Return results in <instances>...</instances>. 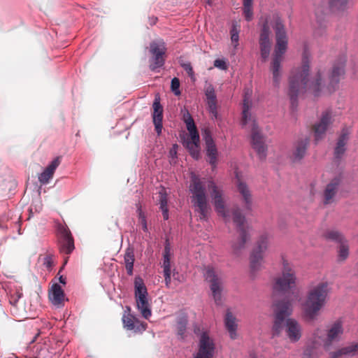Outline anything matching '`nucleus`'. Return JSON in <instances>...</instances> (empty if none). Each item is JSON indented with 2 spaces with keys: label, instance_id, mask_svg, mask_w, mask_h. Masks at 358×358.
<instances>
[{
  "label": "nucleus",
  "instance_id": "32",
  "mask_svg": "<svg viewBox=\"0 0 358 358\" xmlns=\"http://www.w3.org/2000/svg\"><path fill=\"white\" fill-rule=\"evenodd\" d=\"M159 208L162 210L163 217L165 220H167L169 219V209L167 206L168 203V194L166 192V190L162 187L159 191Z\"/></svg>",
  "mask_w": 358,
  "mask_h": 358
},
{
  "label": "nucleus",
  "instance_id": "60",
  "mask_svg": "<svg viewBox=\"0 0 358 358\" xmlns=\"http://www.w3.org/2000/svg\"><path fill=\"white\" fill-rule=\"evenodd\" d=\"M127 309L128 310V311H130V308L129 307H127Z\"/></svg>",
  "mask_w": 358,
  "mask_h": 358
},
{
  "label": "nucleus",
  "instance_id": "54",
  "mask_svg": "<svg viewBox=\"0 0 358 358\" xmlns=\"http://www.w3.org/2000/svg\"><path fill=\"white\" fill-rule=\"evenodd\" d=\"M141 222L143 230L144 231H148V227H147V222H146L145 217H143V220L141 221Z\"/></svg>",
  "mask_w": 358,
  "mask_h": 358
},
{
  "label": "nucleus",
  "instance_id": "15",
  "mask_svg": "<svg viewBox=\"0 0 358 358\" xmlns=\"http://www.w3.org/2000/svg\"><path fill=\"white\" fill-rule=\"evenodd\" d=\"M204 94L206 99V104L212 118L217 119L218 116L217 108V96L214 86L208 81L205 82Z\"/></svg>",
  "mask_w": 358,
  "mask_h": 358
},
{
  "label": "nucleus",
  "instance_id": "24",
  "mask_svg": "<svg viewBox=\"0 0 358 358\" xmlns=\"http://www.w3.org/2000/svg\"><path fill=\"white\" fill-rule=\"evenodd\" d=\"M49 299L51 303L57 307L63 305L64 293L62 287L58 284H54L49 292Z\"/></svg>",
  "mask_w": 358,
  "mask_h": 358
},
{
  "label": "nucleus",
  "instance_id": "31",
  "mask_svg": "<svg viewBox=\"0 0 358 358\" xmlns=\"http://www.w3.org/2000/svg\"><path fill=\"white\" fill-rule=\"evenodd\" d=\"M188 320L185 314L179 315L176 322L177 336L179 339L183 340L186 337V331Z\"/></svg>",
  "mask_w": 358,
  "mask_h": 358
},
{
  "label": "nucleus",
  "instance_id": "26",
  "mask_svg": "<svg viewBox=\"0 0 358 358\" xmlns=\"http://www.w3.org/2000/svg\"><path fill=\"white\" fill-rule=\"evenodd\" d=\"M199 135L198 134L197 138H194L193 136L189 135V138L184 140L183 144L188 149L191 156L198 159L200 157V149H199Z\"/></svg>",
  "mask_w": 358,
  "mask_h": 358
},
{
  "label": "nucleus",
  "instance_id": "29",
  "mask_svg": "<svg viewBox=\"0 0 358 358\" xmlns=\"http://www.w3.org/2000/svg\"><path fill=\"white\" fill-rule=\"evenodd\" d=\"M224 324H225L226 329H227V331L229 334L230 338L231 339H236L237 338L236 319L232 315V313L229 310L227 312L226 315H225Z\"/></svg>",
  "mask_w": 358,
  "mask_h": 358
},
{
  "label": "nucleus",
  "instance_id": "46",
  "mask_svg": "<svg viewBox=\"0 0 358 358\" xmlns=\"http://www.w3.org/2000/svg\"><path fill=\"white\" fill-rule=\"evenodd\" d=\"M22 293L17 291L15 295L11 296L10 299V303L13 305H15L18 300L22 297Z\"/></svg>",
  "mask_w": 358,
  "mask_h": 358
},
{
  "label": "nucleus",
  "instance_id": "18",
  "mask_svg": "<svg viewBox=\"0 0 358 358\" xmlns=\"http://www.w3.org/2000/svg\"><path fill=\"white\" fill-rule=\"evenodd\" d=\"M124 327L136 333H142L146 329L147 324L140 321L135 315L124 313L122 317Z\"/></svg>",
  "mask_w": 358,
  "mask_h": 358
},
{
  "label": "nucleus",
  "instance_id": "12",
  "mask_svg": "<svg viewBox=\"0 0 358 358\" xmlns=\"http://www.w3.org/2000/svg\"><path fill=\"white\" fill-rule=\"evenodd\" d=\"M332 124L331 115L329 111L322 113L320 120L313 127L315 141L317 143L326 135L327 131Z\"/></svg>",
  "mask_w": 358,
  "mask_h": 358
},
{
  "label": "nucleus",
  "instance_id": "36",
  "mask_svg": "<svg viewBox=\"0 0 358 358\" xmlns=\"http://www.w3.org/2000/svg\"><path fill=\"white\" fill-rule=\"evenodd\" d=\"M124 260L127 274L131 275L133 274L134 253L132 248H128L126 250Z\"/></svg>",
  "mask_w": 358,
  "mask_h": 358
},
{
  "label": "nucleus",
  "instance_id": "17",
  "mask_svg": "<svg viewBox=\"0 0 358 358\" xmlns=\"http://www.w3.org/2000/svg\"><path fill=\"white\" fill-rule=\"evenodd\" d=\"M203 137L206 143V152L208 162L213 169H215L217 166L218 154L217 147L209 131L205 130Z\"/></svg>",
  "mask_w": 358,
  "mask_h": 358
},
{
  "label": "nucleus",
  "instance_id": "23",
  "mask_svg": "<svg viewBox=\"0 0 358 358\" xmlns=\"http://www.w3.org/2000/svg\"><path fill=\"white\" fill-rule=\"evenodd\" d=\"M60 164L59 157L53 159L48 166L44 169V171L39 174L38 179V181L43 185H46L49 182V180L52 178L54 173L57 168Z\"/></svg>",
  "mask_w": 358,
  "mask_h": 358
},
{
  "label": "nucleus",
  "instance_id": "33",
  "mask_svg": "<svg viewBox=\"0 0 358 358\" xmlns=\"http://www.w3.org/2000/svg\"><path fill=\"white\" fill-rule=\"evenodd\" d=\"M210 190V196L213 203L224 198V194L222 189L216 185L213 180H210L208 184Z\"/></svg>",
  "mask_w": 358,
  "mask_h": 358
},
{
  "label": "nucleus",
  "instance_id": "41",
  "mask_svg": "<svg viewBox=\"0 0 358 358\" xmlns=\"http://www.w3.org/2000/svg\"><path fill=\"white\" fill-rule=\"evenodd\" d=\"M214 66L220 70H227L228 65L227 61L224 59H217L214 61Z\"/></svg>",
  "mask_w": 358,
  "mask_h": 358
},
{
  "label": "nucleus",
  "instance_id": "40",
  "mask_svg": "<svg viewBox=\"0 0 358 358\" xmlns=\"http://www.w3.org/2000/svg\"><path fill=\"white\" fill-rule=\"evenodd\" d=\"M345 61H346L345 56H342V57H339L338 59H337V72H336L337 78L340 76H343L345 73L344 65H345Z\"/></svg>",
  "mask_w": 358,
  "mask_h": 358
},
{
  "label": "nucleus",
  "instance_id": "49",
  "mask_svg": "<svg viewBox=\"0 0 358 358\" xmlns=\"http://www.w3.org/2000/svg\"><path fill=\"white\" fill-rule=\"evenodd\" d=\"M240 27L238 25L237 22H234L232 23L231 29V35L233 34H239Z\"/></svg>",
  "mask_w": 358,
  "mask_h": 358
},
{
  "label": "nucleus",
  "instance_id": "6",
  "mask_svg": "<svg viewBox=\"0 0 358 358\" xmlns=\"http://www.w3.org/2000/svg\"><path fill=\"white\" fill-rule=\"evenodd\" d=\"M327 294V284L325 282H320L309 290L304 303V312L308 318L313 319L317 315L326 303Z\"/></svg>",
  "mask_w": 358,
  "mask_h": 358
},
{
  "label": "nucleus",
  "instance_id": "30",
  "mask_svg": "<svg viewBox=\"0 0 358 358\" xmlns=\"http://www.w3.org/2000/svg\"><path fill=\"white\" fill-rule=\"evenodd\" d=\"M358 355V343L352 342L346 346L337 349V358L341 356L351 357Z\"/></svg>",
  "mask_w": 358,
  "mask_h": 358
},
{
  "label": "nucleus",
  "instance_id": "11",
  "mask_svg": "<svg viewBox=\"0 0 358 358\" xmlns=\"http://www.w3.org/2000/svg\"><path fill=\"white\" fill-rule=\"evenodd\" d=\"M215 349L213 340L206 332H203L199 338L198 352L194 358H213Z\"/></svg>",
  "mask_w": 358,
  "mask_h": 358
},
{
  "label": "nucleus",
  "instance_id": "58",
  "mask_svg": "<svg viewBox=\"0 0 358 358\" xmlns=\"http://www.w3.org/2000/svg\"><path fill=\"white\" fill-rule=\"evenodd\" d=\"M50 257H46L45 259V262H44V264L47 265V266H51V261H50Z\"/></svg>",
  "mask_w": 358,
  "mask_h": 358
},
{
  "label": "nucleus",
  "instance_id": "16",
  "mask_svg": "<svg viewBox=\"0 0 358 358\" xmlns=\"http://www.w3.org/2000/svg\"><path fill=\"white\" fill-rule=\"evenodd\" d=\"M206 280L210 283V290L212 292L215 303L219 304L221 300V286L220 281L216 275L213 268L208 267L204 272Z\"/></svg>",
  "mask_w": 358,
  "mask_h": 358
},
{
  "label": "nucleus",
  "instance_id": "7",
  "mask_svg": "<svg viewBox=\"0 0 358 358\" xmlns=\"http://www.w3.org/2000/svg\"><path fill=\"white\" fill-rule=\"evenodd\" d=\"M296 275L294 267L287 260L282 259L281 275L275 278L273 285L275 293H285L296 287Z\"/></svg>",
  "mask_w": 358,
  "mask_h": 358
},
{
  "label": "nucleus",
  "instance_id": "59",
  "mask_svg": "<svg viewBox=\"0 0 358 358\" xmlns=\"http://www.w3.org/2000/svg\"><path fill=\"white\" fill-rule=\"evenodd\" d=\"M59 282L63 285L66 284V280L62 276L59 277Z\"/></svg>",
  "mask_w": 358,
  "mask_h": 358
},
{
  "label": "nucleus",
  "instance_id": "47",
  "mask_svg": "<svg viewBox=\"0 0 358 358\" xmlns=\"http://www.w3.org/2000/svg\"><path fill=\"white\" fill-rule=\"evenodd\" d=\"M324 236L327 240H329V241H335L336 240V232L334 230L327 231Z\"/></svg>",
  "mask_w": 358,
  "mask_h": 358
},
{
  "label": "nucleus",
  "instance_id": "21",
  "mask_svg": "<svg viewBox=\"0 0 358 358\" xmlns=\"http://www.w3.org/2000/svg\"><path fill=\"white\" fill-rule=\"evenodd\" d=\"M152 120L155 131L158 136L162 134V120H163V108L159 102V98H155L153 102Z\"/></svg>",
  "mask_w": 358,
  "mask_h": 358
},
{
  "label": "nucleus",
  "instance_id": "37",
  "mask_svg": "<svg viewBox=\"0 0 358 358\" xmlns=\"http://www.w3.org/2000/svg\"><path fill=\"white\" fill-rule=\"evenodd\" d=\"M171 247L168 241H166L163 255L162 267L164 271H171Z\"/></svg>",
  "mask_w": 358,
  "mask_h": 358
},
{
  "label": "nucleus",
  "instance_id": "51",
  "mask_svg": "<svg viewBox=\"0 0 358 358\" xmlns=\"http://www.w3.org/2000/svg\"><path fill=\"white\" fill-rule=\"evenodd\" d=\"M177 150H178V145L174 144L173 145L172 148L170 150V155L171 156V157H176Z\"/></svg>",
  "mask_w": 358,
  "mask_h": 358
},
{
  "label": "nucleus",
  "instance_id": "25",
  "mask_svg": "<svg viewBox=\"0 0 358 358\" xmlns=\"http://www.w3.org/2000/svg\"><path fill=\"white\" fill-rule=\"evenodd\" d=\"M337 248H338V255L337 262L345 261L349 255V245L345 237L337 232Z\"/></svg>",
  "mask_w": 358,
  "mask_h": 358
},
{
  "label": "nucleus",
  "instance_id": "62",
  "mask_svg": "<svg viewBox=\"0 0 358 358\" xmlns=\"http://www.w3.org/2000/svg\"><path fill=\"white\" fill-rule=\"evenodd\" d=\"M252 358H255V357H252Z\"/></svg>",
  "mask_w": 358,
  "mask_h": 358
},
{
  "label": "nucleus",
  "instance_id": "5",
  "mask_svg": "<svg viewBox=\"0 0 358 358\" xmlns=\"http://www.w3.org/2000/svg\"><path fill=\"white\" fill-rule=\"evenodd\" d=\"M192 194L191 201L198 213L200 220L206 221L208 218L210 207L204 182L195 173L191 174V182L189 187Z\"/></svg>",
  "mask_w": 358,
  "mask_h": 358
},
{
  "label": "nucleus",
  "instance_id": "45",
  "mask_svg": "<svg viewBox=\"0 0 358 358\" xmlns=\"http://www.w3.org/2000/svg\"><path fill=\"white\" fill-rule=\"evenodd\" d=\"M243 13L247 21H250L252 18V8L243 7Z\"/></svg>",
  "mask_w": 358,
  "mask_h": 358
},
{
  "label": "nucleus",
  "instance_id": "53",
  "mask_svg": "<svg viewBox=\"0 0 358 358\" xmlns=\"http://www.w3.org/2000/svg\"><path fill=\"white\" fill-rule=\"evenodd\" d=\"M252 0H243V7L252 8Z\"/></svg>",
  "mask_w": 358,
  "mask_h": 358
},
{
  "label": "nucleus",
  "instance_id": "56",
  "mask_svg": "<svg viewBox=\"0 0 358 358\" xmlns=\"http://www.w3.org/2000/svg\"><path fill=\"white\" fill-rule=\"evenodd\" d=\"M335 3H336V0H329V8L331 10L334 9Z\"/></svg>",
  "mask_w": 358,
  "mask_h": 358
},
{
  "label": "nucleus",
  "instance_id": "8",
  "mask_svg": "<svg viewBox=\"0 0 358 358\" xmlns=\"http://www.w3.org/2000/svg\"><path fill=\"white\" fill-rule=\"evenodd\" d=\"M134 297L136 308L141 315L146 320L152 315L151 306L148 300V292L143 280L140 276L134 279Z\"/></svg>",
  "mask_w": 358,
  "mask_h": 358
},
{
  "label": "nucleus",
  "instance_id": "27",
  "mask_svg": "<svg viewBox=\"0 0 358 358\" xmlns=\"http://www.w3.org/2000/svg\"><path fill=\"white\" fill-rule=\"evenodd\" d=\"M237 189L243 197L245 208L250 210L252 209V195L248 185L239 180L237 184Z\"/></svg>",
  "mask_w": 358,
  "mask_h": 358
},
{
  "label": "nucleus",
  "instance_id": "52",
  "mask_svg": "<svg viewBox=\"0 0 358 358\" xmlns=\"http://www.w3.org/2000/svg\"><path fill=\"white\" fill-rule=\"evenodd\" d=\"M343 333L342 322L340 320H337V336Z\"/></svg>",
  "mask_w": 358,
  "mask_h": 358
},
{
  "label": "nucleus",
  "instance_id": "10",
  "mask_svg": "<svg viewBox=\"0 0 358 358\" xmlns=\"http://www.w3.org/2000/svg\"><path fill=\"white\" fill-rule=\"evenodd\" d=\"M166 51L165 43L160 40L153 41L150 45V52L152 55L150 68L152 71H157L164 64V55Z\"/></svg>",
  "mask_w": 358,
  "mask_h": 358
},
{
  "label": "nucleus",
  "instance_id": "13",
  "mask_svg": "<svg viewBox=\"0 0 358 358\" xmlns=\"http://www.w3.org/2000/svg\"><path fill=\"white\" fill-rule=\"evenodd\" d=\"M58 233L59 234V244L60 252L66 255L71 254L75 248L74 241L71 231L67 227L59 225L58 227Z\"/></svg>",
  "mask_w": 358,
  "mask_h": 358
},
{
  "label": "nucleus",
  "instance_id": "55",
  "mask_svg": "<svg viewBox=\"0 0 358 358\" xmlns=\"http://www.w3.org/2000/svg\"><path fill=\"white\" fill-rule=\"evenodd\" d=\"M138 212L139 219L141 220V221H142L143 220V217H145V216L144 215L143 213L142 212L141 206H139L138 208Z\"/></svg>",
  "mask_w": 358,
  "mask_h": 358
},
{
  "label": "nucleus",
  "instance_id": "61",
  "mask_svg": "<svg viewBox=\"0 0 358 358\" xmlns=\"http://www.w3.org/2000/svg\"><path fill=\"white\" fill-rule=\"evenodd\" d=\"M324 337V336L322 338H321V336H319V338H321V340L322 341V338H323Z\"/></svg>",
  "mask_w": 358,
  "mask_h": 358
},
{
  "label": "nucleus",
  "instance_id": "35",
  "mask_svg": "<svg viewBox=\"0 0 358 358\" xmlns=\"http://www.w3.org/2000/svg\"><path fill=\"white\" fill-rule=\"evenodd\" d=\"M263 264V254L257 252V250H253L250 255V268L252 272L259 270Z\"/></svg>",
  "mask_w": 358,
  "mask_h": 358
},
{
  "label": "nucleus",
  "instance_id": "1",
  "mask_svg": "<svg viewBox=\"0 0 358 358\" xmlns=\"http://www.w3.org/2000/svg\"><path fill=\"white\" fill-rule=\"evenodd\" d=\"M310 55L306 48L304 49L302 57L301 67L292 71L289 80V96L292 106L296 101L299 93L308 89L313 90L315 96L319 95L322 86V78L318 73L314 81L310 82L308 79L310 71Z\"/></svg>",
  "mask_w": 358,
  "mask_h": 358
},
{
  "label": "nucleus",
  "instance_id": "4",
  "mask_svg": "<svg viewBox=\"0 0 358 358\" xmlns=\"http://www.w3.org/2000/svg\"><path fill=\"white\" fill-rule=\"evenodd\" d=\"M274 29L276 36V45L272 61L271 71L273 83L275 86H278L281 79V62L287 48V37L284 25L278 17H275Z\"/></svg>",
  "mask_w": 358,
  "mask_h": 358
},
{
  "label": "nucleus",
  "instance_id": "14",
  "mask_svg": "<svg viewBox=\"0 0 358 358\" xmlns=\"http://www.w3.org/2000/svg\"><path fill=\"white\" fill-rule=\"evenodd\" d=\"M270 34L268 20L266 19L262 26L259 37L261 57L264 61H266L268 58L271 52V43L269 39Z\"/></svg>",
  "mask_w": 358,
  "mask_h": 358
},
{
  "label": "nucleus",
  "instance_id": "39",
  "mask_svg": "<svg viewBox=\"0 0 358 358\" xmlns=\"http://www.w3.org/2000/svg\"><path fill=\"white\" fill-rule=\"evenodd\" d=\"M268 244V236L267 234H262L260 236L257 246L254 250H257V252L263 254L267 249Z\"/></svg>",
  "mask_w": 358,
  "mask_h": 358
},
{
  "label": "nucleus",
  "instance_id": "28",
  "mask_svg": "<svg viewBox=\"0 0 358 358\" xmlns=\"http://www.w3.org/2000/svg\"><path fill=\"white\" fill-rule=\"evenodd\" d=\"M181 113L182 114V120L186 124L189 135L193 136L194 138H196L198 136V131L191 114L186 108L182 109Z\"/></svg>",
  "mask_w": 358,
  "mask_h": 358
},
{
  "label": "nucleus",
  "instance_id": "20",
  "mask_svg": "<svg viewBox=\"0 0 358 358\" xmlns=\"http://www.w3.org/2000/svg\"><path fill=\"white\" fill-rule=\"evenodd\" d=\"M335 343L336 324H334L322 338L323 348L327 352H329L330 358H336V352L333 350L334 349Z\"/></svg>",
  "mask_w": 358,
  "mask_h": 358
},
{
  "label": "nucleus",
  "instance_id": "19",
  "mask_svg": "<svg viewBox=\"0 0 358 358\" xmlns=\"http://www.w3.org/2000/svg\"><path fill=\"white\" fill-rule=\"evenodd\" d=\"M352 133L350 126H344L337 138V160L342 157L346 151V144Z\"/></svg>",
  "mask_w": 358,
  "mask_h": 358
},
{
  "label": "nucleus",
  "instance_id": "43",
  "mask_svg": "<svg viewBox=\"0 0 358 358\" xmlns=\"http://www.w3.org/2000/svg\"><path fill=\"white\" fill-rule=\"evenodd\" d=\"M180 87V82L177 78H173L171 80V89L175 94L178 95L180 94L178 88Z\"/></svg>",
  "mask_w": 358,
  "mask_h": 358
},
{
  "label": "nucleus",
  "instance_id": "42",
  "mask_svg": "<svg viewBox=\"0 0 358 358\" xmlns=\"http://www.w3.org/2000/svg\"><path fill=\"white\" fill-rule=\"evenodd\" d=\"M182 67L184 69V70L187 73L189 76L192 79L194 80V74L193 71V69L191 66V64L187 63H183L181 64Z\"/></svg>",
  "mask_w": 358,
  "mask_h": 358
},
{
  "label": "nucleus",
  "instance_id": "57",
  "mask_svg": "<svg viewBox=\"0 0 358 358\" xmlns=\"http://www.w3.org/2000/svg\"><path fill=\"white\" fill-rule=\"evenodd\" d=\"M336 74V67L333 66L331 69V83L334 82V77Z\"/></svg>",
  "mask_w": 358,
  "mask_h": 358
},
{
  "label": "nucleus",
  "instance_id": "3",
  "mask_svg": "<svg viewBox=\"0 0 358 358\" xmlns=\"http://www.w3.org/2000/svg\"><path fill=\"white\" fill-rule=\"evenodd\" d=\"M252 90L246 89L243 98L242 125L245 129H251V143L253 149L257 152L260 159H264L266 156L267 147L265 139L260 132V129L255 120L250 113L252 106L251 96Z\"/></svg>",
  "mask_w": 358,
  "mask_h": 358
},
{
  "label": "nucleus",
  "instance_id": "44",
  "mask_svg": "<svg viewBox=\"0 0 358 358\" xmlns=\"http://www.w3.org/2000/svg\"><path fill=\"white\" fill-rule=\"evenodd\" d=\"M348 2L349 0H337V13L346 10Z\"/></svg>",
  "mask_w": 358,
  "mask_h": 358
},
{
  "label": "nucleus",
  "instance_id": "50",
  "mask_svg": "<svg viewBox=\"0 0 358 358\" xmlns=\"http://www.w3.org/2000/svg\"><path fill=\"white\" fill-rule=\"evenodd\" d=\"M231 41L235 43L234 47H237L238 42L239 40V34H233L232 35H231Z\"/></svg>",
  "mask_w": 358,
  "mask_h": 358
},
{
  "label": "nucleus",
  "instance_id": "34",
  "mask_svg": "<svg viewBox=\"0 0 358 358\" xmlns=\"http://www.w3.org/2000/svg\"><path fill=\"white\" fill-rule=\"evenodd\" d=\"M225 202H226V200H225V197H224V198L222 199L221 200H219L213 204L214 206L215 210L216 211V213L222 217V218L224 219V220L226 223H228L230 222L231 217H230L229 211L226 208Z\"/></svg>",
  "mask_w": 358,
  "mask_h": 358
},
{
  "label": "nucleus",
  "instance_id": "38",
  "mask_svg": "<svg viewBox=\"0 0 358 358\" xmlns=\"http://www.w3.org/2000/svg\"><path fill=\"white\" fill-rule=\"evenodd\" d=\"M324 203H330L331 200L336 194V182L332 180L329 184L327 185L324 190Z\"/></svg>",
  "mask_w": 358,
  "mask_h": 358
},
{
  "label": "nucleus",
  "instance_id": "22",
  "mask_svg": "<svg viewBox=\"0 0 358 358\" xmlns=\"http://www.w3.org/2000/svg\"><path fill=\"white\" fill-rule=\"evenodd\" d=\"M308 144L309 139L307 137L298 141L294 144L292 155V160L294 162H300L304 157Z\"/></svg>",
  "mask_w": 358,
  "mask_h": 358
},
{
  "label": "nucleus",
  "instance_id": "9",
  "mask_svg": "<svg viewBox=\"0 0 358 358\" xmlns=\"http://www.w3.org/2000/svg\"><path fill=\"white\" fill-rule=\"evenodd\" d=\"M233 222L240 232V238L237 242L232 243L231 248L234 254H238L244 248L246 242L250 238L249 228L245 226V217L238 208L233 211Z\"/></svg>",
  "mask_w": 358,
  "mask_h": 358
},
{
  "label": "nucleus",
  "instance_id": "48",
  "mask_svg": "<svg viewBox=\"0 0 358 358\" xmlns=\"http://www.w3.org/2000/svg\"><path fill=\"white\" fill-rule=\"evenodd\" d=\"M164 275L166 285L169 287L171 281V271H164Z\"/></svg>",
  "mask_w": 358,
  "mask_h": 358
},
{
  "label": "nucleus",
  "instance_id": "2",
  "mask_svg": "<svg viewBox=\"0 0 358 358\" xmlns=\"http://www.w3.org/2000/svg\"><path fill=\"white\" fill-rule=\"evenodd\" d=\"M292 313V303L289 300L274 303L275 320L273 326V335L278 336L285 331L287 338L292 343L297 342L301 337V327L292 318H287Z\"/></svg>",
  "mask_w": 358,
  "mask_h": 358
}]
</instances>
